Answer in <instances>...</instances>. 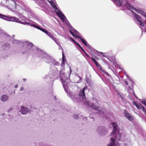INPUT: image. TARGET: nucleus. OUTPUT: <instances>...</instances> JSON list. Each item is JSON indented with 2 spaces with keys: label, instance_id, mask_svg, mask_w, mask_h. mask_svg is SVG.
I'll return each instance as SVG.
<instances>
[{
  "label": "nucleus",
  "instance_id": "1",
  "mask_svg": "<svg viewBox=\"0 0 146 146\" xmlns=\"http://www.w3.org/2000/svg\"><path fill=\"white\" fill-rule=\"evenodd\" d=\"M53 72L52 74L50 73L48 75L46 76V77H48L52 79L53 81L55 79H57L59 76L60 78L62 81L63 86L65 92L68 93V86L67 82L69 80V76L68 77H66L65 74L63 71H60V74H59V72L58 70L55 68L53 70Z\"/></svg>",
  "mask_w": 146,
  "mask_h": 146
},
{
  "label": "nucleus",
  "instance_id": "2",
  "mask_svg": "<svg viewBox=\"0 0 146 146\" xmlns=\"http://www.w3.org/2000/svg\"><path fill=\"white\" fill-rule=\"evenodd\" d=\"M111 125L113 127V130L111 133V142L108 146H119L118 141H122V135L119 132L118 125L117 123L112 122Z\"/></svg>",
  "mask_w": 146,
  "mask_h": 146
},
{
  "label": "nucleus",
  "instance_id": "3",
  "mask_svg": "<svg viewBox=\"0 0 146 146\" xmlns=\"http://www.w3.org/2000/svg\"><path fill=\"white\" fill-rule=\"evenodd\" d=\"M34 48L31 54L33 55L37 56L43 59L44 61L47 63H51L53 59L52 58L35 46L34 47Z\"/></svg>",
  "mask_w": 146,
  "mask_h": 146
},
{
  "label": "nucleus",
  "instance_id": "4",
  "mask_svg": "<svg viewBox=\"0 0 146 146\" xmlns=\"http://www.w3.org/2000/svg\"><path fill=\"white\" fill-rule=\"evenodd\" d=\"M12 43L14 44H23L21 50V52L23 54L27 53H31L34 49V47H35L32 43H29L27 41L23 42L22 41L16 39H14L13 40Z\"/></svg>",
  "mask_w": 146,
  "mask_h": 146
},
{
  "label": "nucleus",
  "instance_id": "5",
  "mask_svg": "<svg viewBox=\"0 0 146 146\" xmlns=\"http://www.w3.org/2000/svg\"><path fill=\"white\" fill-rule=\"evenodd\" d=\"M62 20L65 22V23L67 25L68 27L70 29L69 30V31L71 35L74 37L76 38H79L81 39L82 37L79 36L78 35L79 33L76 29H75L70 25L68 21L66 19V17H64L62 15Z\"/></svg>",
  "mask_w": 146,
  "mask_h": 146
},
{
  "label": "nucleus",
  "instance_id": "6",
  "mask_svg": "<svg viewBox=\"0 0 146 146\" xmlns=\"http://www.w3.org/2000/svg\"><path fill=\"white\" fill-rule=\"evenodd\" d=\"M84 104L88 107L92 108L97 111H98L97 112V113L99 115L98 116H101L103 118L106 117V113L104 112V111L102 110L101 108H99L98 106L95 105L93 103H91L88 101H85Z\"/></svg>",
  "mask_w": 146,
  "mask_h": 146
},
{
  "label": "nucleus",
  "instance_id": "7",
  "mask_svg": "<svg viewBox=\"0 0 146 146\" xmlns=\"http://www.w3.org/2000/svg\"><path fill=\"white\" fill-rule=\"evenodd\" d=\"M21 24L24 25H30L31 27H33L35 28H36L38 30L41 31L42 32L45 33L46 35H47L51 39H52L54 41H55V40H56V38L52 36V35L50 32L47 31H46L44 29L42 28L39 26H37L32 23L28 22L26 21L22 22V23H21Z\"/></svg>",
  "mask_w": 146,
  "mask_h": 146
},
{
  "label": "nucleus",
  "instance_id": "8",
  "mask_svg": "<svg viewBox=\"0 0 146 146\" xmlns=\"http://www.w3.org/2000/svg\"><path fill=\"white\" fill-rule=\"evenodd\" d=\"M0 18L4 20L10 21H13L21 24L22 23L21 20L18 18L15 17H12L10 16H6L0 13Z\"/></svg>",
  "mask_w": 146,
  "mask_h": 146
},
{
  "label": "nucleus",
  "instance_id": "9",
  "mask_svg": "<svg viewBox=\"0 0 146 146\" xmlns=\"http://www.w3.org/2000/svg\"><path fill=\"white\" fill-rule=\"evenodd\" d=\"M96 52L98 53L102 54L103 57L107 58L109 60L112 62L113 64H115V57L112 55L110 52H109L105 53L97 51H96Z\"/></svg>",
  "mask_w": 146,
  "mask_h": 146
},
{
  "label": "nucleus",
  "instance_id": "10",
  "mask_svg": "<svg viewBox=\"0 0 146 146\" xmlns=\"http://www.w3.org/2000/svg\"><path fill=\"white\" fill-rule=\"evenodd\" d=\"M47 1L53 7V8L55 10V13L61 20L62 18V15L64 17H65L61 11L58 9L57 7L55 5L54 3L53 2L52 0H46V2Z\"/></svg>",
  "mask_w": 146,
  "mask_h": 146
},
{
  "label": "nucleus",
  "instance_id": "11",
  "mask_svg": "<svg viewBox=\"0 0 146 146\" xmlns=\"http://www.w3.org/2000/svg\"><path fill=\"white\" fill-rule=\"evenodd\" d=\"M17 9L19 11L25 10H27V7L26 4L23 2L19 1L17 2Z\"/></svg>",
  "mask_w": 146,
  "mask_h": 146
},
{
  "label": "nucleus",
  "instance_id": "12",
  "mask_svg": "<svg viewBox=\"0 0 146 146\" xmlns=\"http://www.w3.org/2000/svg\"><path fill=\"white\" fill-rule=\"evenodd\" d=\"M96 131L100 135H105L107 133L105 127L103 126L98 127Z\"/></svg>",
  "mask_w": 146,
  "mask_h": 146
},
{
  "label": "nucleus",
  "instance_id": "13",
  "mask_svg": "<svg viewBox=\"0 0 146 146\" xmlns=\"http://www.w3.org/2000/svg\"><path fill=\"white\" fill-rule=\"evenodd\" d=\"M131 8H132L134 11L136 13L141 14L143 16L144 18L146 19V13L144 11L140 9H136L134 7H130L129 9H131Z\"/></svg>",
  "mask_w": 146,
  "mask_h": 146
},
{
  "label": "nucleus",
  "instance_id": "14",
  "mask_svg": "<svg viewBox=\"0 0 146 146\" xmlns=\"http://www.w3.org/2000/svg\"><path fill=\"white\" fill-rule=\"evenodd\" d=\"M87 88V87L85 86L82 89L80 90L79 93V97L82 98L83 100H84L86 98L84 91Z\"/></svg>",
  "mask_w": 146,
  "mask_h": 146
},
{
  "label": "nucleus",
  "instance_id": "15",
  "mask_svg": "<svg viewBox=\"0 0 146 146\" xmlns=\"http://www.w3.org/2000/svg\"><path fill=\"white\" fill-rule=\"evenodd\" d=\"M17 4L16 2L14 0H11L10 2V4L7 6V7L13 9L17 8Z\"/></svg>",
  "mask_w": 146,
  "mask_h": 146
},
{
  "label": "nucleus",
  "instance_id": "16",
  "mask_svg": "<svg viewBox=\"0 0 146 146\" xmlns=\"http://www.w3.org/2000/svg\"><path fill=\"white\" fill-rule=\"evenodd\" d=\"M69 96L74 102H77L78 100V98H77V95L73 94L72 92H70L69 93Z\"/></svg>",
  "mask_w": 146,
  "mask_h": 146
},
{
  "label": "nucleus",
  "instance_id": "17",
  "mask_svg": "<svg viewBox=\"0 0 146 146\" xmlns=\"http://www.w3.org/2000/svg\"><path fill=\"white\" fill-rule=\"evenodd\" d=\"M124 113L125 117L129 120L131 121L133 119V117L130 114V113H128L126 110H124Z\"/></svg>",
  "mask_w": 146,
  "mask_h": 146
},
{
  "label": "nucleus",
  "instance_id": "18",
  "mask_svg": "<svg viewBox=\"0 0 146 146\" xmlns=\"http://www.w3.org/2000/svg\"><path fill=\"white\" fill-rule=\"evenodd\" d=\"M29 111V109L27 107L21 106V111L22 114L25 115Z\"/></svg>",
  "mask_w": 146,
  "mask_h": 146
},
{
  "label": "nucleus",
  "instance_id": "19",
  "mask_svg": "<svg viewBox=\"0 0 146 146\" xmlns=\"http://www.w3.org/2000/svg\"><path fill=\"white\" fill-rule=\"evenodd\" d=\"M80 40L83 44H84L86 46H87L90 50H93V48L89 44L87 43L86 41L82 37V38H81Z\"/></svg>",
  "mask_w": 146,
  "mask_h": 146
},
{
  "label": "nucleus",
  "instance_id": "20",
  "mask_svg": "<svg viewBox=\"0 0 146 146\" xmlns=\"http://www.w3.org/2000/svg\"><path fill=\"white\" fill-rule=\"evenodd\" d=\"M73 117L74 118L76 119H78V118L79 117V116H78V115L75 114H74ZM80 118L82 119V118L83 119V120H86L87 119V117H83V116L82 115L80 116Z\"/></svg>",
  "mask_w": 146,
  "mask_h": 146
},
{
  "label": "nucleus",
  "instance_id": "21",
  "mask_svg": "<svg viewBox=\"0 0 146 146\" xmlns=\"http://www.w3.org/2000/svg\"><path fill=\"white\" fill-rule=\"evenodd\" d=\"M8 99V96L7 95H3L1 97V100L3 102L7 101Z\"/></svg>",
  "mask_w": 146,
  "mask_h": 146
},
{
  "label": "nucleus",
  "instance_id": "22",
  "mask_svg": "<svg viewBox=\"0 0 146 146\" xmlns=\"http://www.w3.org/2000/svg\"><path fill=\"white\" fill-rule=\"evenodd\" d=\"M50 64H53L54 65L56 66H58L59 65V63L58 62L56 61L54 59Z\"/></svg>",
  "mask_w": 146,
  "mask_h": 146
},
{
  "label": "nucleus",
  "instance_id": "23",
  "mask_svg": "<svg viewBox=\"0 0 146 146\" xmlns=\"http://www.w3.org/2000/svg\"><path fill=\"white\" fill-rule=\"evenodd\" d=\"M95 64L98 67H100V69L102 71L104 72H105L101 68V67L100 66V64H99L97 62L95 63Z\"/></svg>",
  "mask_w": 146,
  "mask_h": 146
},
{
  "label": "nucleus",
  "instance_id": "24",
  "mask_svg": "<svg viewBox=\"0 0 146 146\" xmlns=\"http://www.w3.org/2000/svg\"><path fill=\"white\" fill-rule=\"evenodd\" d=\"M114 65V64H113ZM115 66H117V68L118 69H120V70H121L122 71H123V68H121L119 65H118L117 64H116V63H115V64H114Z\"/></svg>",
  "mask_w": 146,
  "mask_h": 146
},
{
  "label": "nucleus",
  "instance_id": "25",
  "mask_svg": "<svg viewBox=\"0 0 146 146\" xmlns=\"http://www.w3.org/2000/svg\"><path fill=\"white\" fill-rule=\"evenodd\" d=\"M75 75L77 76L80 79L76 83H80L82 81L80 77L76 73Z\"/></svg>",
  "mask_w": 146,
  "mask_h": 146
},
{
  "label": "nucleus",
  "instance_id": "26",
  "mask_svg": "<svg viewBox=\"0 0 146 146\" xmlns=\"http://www.w3.org/2000/svg\"><path fill=\"white\" fill-rule=\"evenodd\" d=\"M36 1H38V3L41 4L42 3H46V0H36Z\"/></svg>",
  "mask_w": 146,
  "mask_h": 146
},
{
  "label": "nucleus",
  "instance_id": "27",
  "mask_svg": "<svg viewBox=\"0 0 146 146\" xmlns=\"http://www.w3.org/2000/svg\"><path fill=\"white\" fill-rule=\"evenodd\" d=\"M136 107L138 109H140L142 108V106L140 104H138Z\"/></svg>",
  "mask_w": 146,
  "mask_h": 146
},
{
  "label": "nucleus",
  "instance_id": "28",
  "mask_svg": "<svg viewBox=\"0 0 146 146\" xmlns=\"http://www.w3.org/2000/svg\"><path fill=\"white\" fill-rule=\"evenodd\" d=\"M66 63V60H64V61H62V63L61 64V66L62 67H64V66L65 64Z\"/></svg>",
  "mask_w": 146,
  "mask_h": 146
},
{
  "label": "nucleus",
  "instance_id": "29",
  "mask_svg": "<svg viewBox=\"0 0 146 146\" xmlns=\"http://www.w3.org/2000/svg\"><path fill=\"white\" fill-rule=\"evenodd\" d=\"M76 45L80 48V49L83 52H85V51L84 50L82 47L78 43Z\"/></svg>",
  "mask_w": 146,
  "mask_h": 146
},
{
  "label": "nucleus",
  "instance_id": "30",
  "mask_svg": "<svg viewBox=\"0 0 146 146\" xmlns=\"http://www.w3.org/2000/svg\"><path fill=\"white\" fill-rule=\"evenodd\" d=\"M76 45L80 48V49L83 52H85V51L84 50L82 47L78 43Z\"/></svg>",
  "mask_w": 146,
  "mask_h": 146
},
{
  "label": "nucleus",
  "instance_id": "31",
  "mask_svg": "<svg viewBox=\"0 0 146 146\" xmlns=\"http://www.w3.org/2000/svg\"><path fill=\"white\" fill-rule=\"evenodd\" d=\"M62 61H63L64 60H66L65 56H64V55L63 52L62 53Z\"/></svg>",
  "mask_w": 146,
  "mask_h": 146
},
{
  "label": "nucleus",
  "instance_id": "32",
  "mask_svg": "<svg viewBox=\"0 0 146 146\" xmlns=\"http://www.w3.org/2000/svg\"><path fill=\"white\" fill-rule=\"evenodd\" d=\"M127 78H128V80L130 81L131 82L132 84H133V83L134 82H133V80H132V79L129 76Z\"/></svg>",
  "mask_w": 146,
  "mask_h": 146
},
{
  "label": "nucleus",
  "instance_id": "33",
  "mask_svg": "<svg viewBox=\"0 0 146 146\" xmlns=\"http://www.w3.org/2000/svg\"><path fill=\"white\" fill-rule=\"evenodd\" d=\"M142 103L145 106H146V100H145L144 101H143L142 102Z\"/></svg>",
  "mask_w": 146,
  "mask_h": 146
},
{
  "label": "nucleus",
  "instance_id": "34",
  "mask_svg": "<svg viewBox=\"0 0 146 146\" xmlns=\"http://www.w3.org/2000/svg\"><path fill=\"white\" fill-rule=\"evenodd\" d=\"M70 39L72 41L74 42V43L77 44L78 43L74 40L72 37H70Z\"/></svg>",
  "mask_w": 146,
  "mask_h": 146
},
{
  "label": "nucleus",
  "instance_id": "35",
  "mask_svg": "<svg viewBox=\"0 0 146 146\" xmlns=\"http://www.w3.org/2000/svg\"><path fill=\"white\" fill-rule=\"evenodd\" d=\"M141 109H142V111H143L145 113L146 109L145 108V107L144 106H142Z\"/></svg>",
  "mask_w": 146,
  "mask_h": 146
},
{
  "label": "nucleus",
  "instance_id": "36",
  "mask_svg": "<svg viewBox=\"0 0 146 146\" xmlns=\"http://www.w3.org/2000/svg\"><path fill=\"white\" fill-rule=\"evenodd\" d=\"M141 109H142V111H143L145 113L146 109L145 108V107L144 106H142Z\"/></svg>",
  "mask_w": 146,
  "mask_h": 146
},
{
  "label": "nucleus",
  "instance_id": "37",
  "mask_svg": "<svg viewBox=\"0 0 146 146\" xmlns=\"http://www.w3.org/2000/svg\"><path fill=\"white\" fill-rule=\"evenodd\" d=\"M91 59L95 63L97 62L96 60L95 59H94L92 57L91 58Z\"/></svg>",
  "mask_w": 146,
  "mask_h": 146
},
{
  "label": "nucleus",
  "instance_id": "38",
  "mask_svg": "<svg viewBox=\"0 0 146 146\" xmlns=\"http://www.w3.org/2000/svg\"><path fill=\"white\" fill-rule=\"evenodd\" d=\"M124 74H125V75L126 76L127 78H128V77H129V76H128V74L125 71H124Z\"/></svg>",
  "mask_w": 146,
  "mask_h": 146
},
{
  "label": "nucleus",
  "instance_id": "39",
  "mask_svg": "<svg viewBox=\"0 0 146 146\" xmlns=\"http://www.w3.org/2000/svg\"><path fill=\"white\" fill-rule=\"evenodd\" d=\"M132 103H133V105H134V106H137V104H137L135 102H132Z\"/></svg>",
  "mask_w": 146,
  "mask_h": 146
},
{
  "label": "nucleus",
  "instance_id": "40",
  "mask_svg": "<svg viewBox=\"0 0 146 146\" xmlns=\"http://www.w3.org/2000/svg\"><path fill=\"white\" fill-rule=\"evenodd\" d=\"M128 88L130 90H131L132 91H133V89L131 87H130L129 86H128Z\"/></svg>",
  "mask_w": 146,
  "mask_h": 146
},
{
  "label": "nucleus",
  "instance_id": "41",
  "mask_svg": "<svg viewBox=\"0 0 146 146\" xmlns=\"http://www.w3.org/2000/svg\"><path fill=\"white\" fill-rule=\"evenodd\" d=\"M56 43L58 46H59L60 45L59 43V42H58L56 40H55V41H54Z\"/></svg>",
  "mask_w": 146,
  "mask_h": 146
},
{
  "label": "nucleus",
  "instance_id": "42",
  "mask_svg": "<svg viewBox=\"0 0 146 146\" xmlns=\"http://www.w3.org/2000/svg\"><path fill=\"white\" fill-rule=\"evenodd\" d=\"M84 52L85 54L86 55V56H87L88 57H89V56L85 52H85Z\"/></svg>",
  "mask_w": 146,
  "mask_h": 146
},
{
  "label": "nucleus",
  "instance_id": "43",
  "mask_svg": "<svg viewBox=\"0 0 146 146\" xmlns=\"http://www.w3.org/2000/svg\"><path fill=\"white\" fill-rule=\"evenodd\" d=\"M59 46V50H63L62 47L60 45Z\"/></svg>",
  "mask_w": 146,
  "mask_h": 146
},
{
  "label": "nucleus",
  "instance_id": "44",
  "mask_svg": "<svg viewBox=\"0 0 146 146\" xmlns=\"http://www.w3.org/2000/svg\"><path fill=\"white\" fill-rule=\"evenodd\" d=\"M108 68L109 69H111L112 72H114L113 70L112 69H111V67L110 66H108Z\"/></svg>",
  "mask_w": 146,
  "mask_h": 146
},
{
  "label": "nucleus",
  "instance_id": "45",
  "mask_svg": "<svg viewBox=\"0 0 146 146\" xmlns=\"http://www.w3.org/2000/svg\"><path fill=\"white\" fill-rule=\"evenodd\" d=\"M125 83L126 85H128V84L127 82L126 81H125Z\"/></svg>",
  "mask_w": 146,
  "mask_h": 146
},
{
  "label": "nucleus",
  "instance_id": "46",
  "mask_svg": "<svg viewBox=\"0 0 146 146\" xmlns=\"http://www.w3.org/2000/svg\"><path fill=\"white\" fill-rule=\"evenodd\" d=\"M23 89H24V88L23 87H21L20 89V91L23 90Z\"/></svg>",
  "mask_w": 146,
  "mask_h": 146
},
{
  "label": "nucleus",
  "instance_id": "47",
  "mask_svg": "<svg viewBox=\"0 0 146 146\" xmlns=\"http://www.w3.org/2000/svg\"><path fill=\"white\" fill-rule=\"evenodd\" d=\"M70 73H71L72 72V70H71L70 67Z\"/></svg>",
  "mask_w": 146,
  "mask_h": 146
},
{
  "label": "nucleus",
  "instance_id": "48",
  "mask_svg": "<svg viewBox=\"0 0 146 146\" xmlns=\"http://www.w3.org/2000/svg\"><path fill=\"white\" fill-rule=\"evenodd\" d=\"M9 46V44H6V45H5V46Z\"/></svg>",
  "mask_w": 146,
  "mask_h": 146
},
{
  "label": "nucleus",
  "instance_id": "49",
  "mask_svg": "<svg viewBox=\"0 0 146 146\" xmlns=\"http://www.w3.org/2000/svg\"><path fill=\"white\" fill-rule=\"evenodd\" d=\"M132 92H133V94L134 95V96H135V94L134 92L133 91H133H132Z\"/></svg>",
  "mask_w": 146,
  "mask_h": 146
},
{
  "label": "nucleus",
  "instance_id": "50",
  "mask_svg": "<svg viewBox=\"0 0 146 146\" xmlns=\"http://www.w3.org/2000/svg\"><path fill=\"white\" fill-rule=\"evenodd\" d=\"M15 87L16 88L17 87H18V85H15Z\"/></svg>",
  "mask_w": 146,
  "mask_h": 146
},
{
  "label": "nucleus",
  "instance_id": "51",
  "mask_svg": "<svg viewBox=\"0 0 146 146\" xmlns=\"http://www.w3.org/2000/svg\"><path fill=\"white\" fill-rule=\"evenodd\" d=\"M26 80V78H24L23 79V80H24V81H25Z\"/></svg>",
  "mask_w": 146,
  "mask_h": 146
},
{
  "label": "nucleus",
  "instance_id": "52",
  "mask_svg": "<svg viewBox=\"0 0 146 146\" xmlns=\"http://www.w3.org/2000/svg\"><path fill=\"white\" fill-rule=\"evenodd\" d=\"M3 0L5 1V2H7L8 0Z\"/></svg>",
  "mask_w": 146,
  "mask_h": 146
},
{
  "label": "nucleus",
  "instance_id": "53",
  "mask_svg": "<svg viewBox=\"0 0 146 146\" xmlns=\"http://www.w3.org/2000/svg\"><path fill=\"white\" fill-rule=\"evenodd\" d=\"M135 97L136 98H137V96H136L135 95Z\"/></svg>",
  "mask_w": 146,
  "mask_h": 146
},
{
  "label": "nucleus",
  "instance_id": "54",
  "mask_svg": "<svg viewBox=\"0 0 146 146\" xmlns=\"http://www.w3.org/2000/svg\"><path fill=\"white\" fill-rule=\"evenodd\" d=\"M55 97H56V96H55L54 97V98H55V99L56 100V98Z\"/></svg>",
  "mask_w": 146,
  "mask_h": 146
},
{
  "label": "nucleus",
  "instance_id": "55",
  "mask_svg": "<svg viewBox=\"0 0 146 146\" xmlns=\"http://www.w3.org/2000/svg\"><path fill=\"white\" fill-rule=\"evenodd\" d=\"M55 97H56V96H55L54 97V98H55V99L56 100V98Z\"/></svg>",
  "mask_w": 146,
  "mask_h": 146
},
{
  "label": "nucleus",
  "instance_id": "56",
  "mask_svg": "<svg viewBox=\"0 0 146 146\" xmlns=\"http://www.w3.org/2000/svg\"><path fill=\"white\" fill-rule=\"evenodd\" d=\"M92 118L93 119V121H94V118H93V117H92Z\"/></svg>",
  "mask_w": 146,
  "mask_h": 146
},
{
  "label": "nucleus",
  "instance_id": "57",
  "mask_svg": "<svg viewBox=\"0 0 146 146\" xmlns=\"http://www.w3.org/2000/svg\"><path fill=\"white\" fill-rule=\"evenodd\" d=\"M96 102L97 103H98V102L97 101H96Z\"/></svg>",
  "mask_w": 146,
  "mask_h": 146
},
{
  "label": "nucleus",
  "instance_id": "58",
  "mask_svg": "<svg viewBox=\"0 0 146 146\" xmlns=\"http://www.w3.org/2000/svg\"><path fill=\"white\" fill-rule=\"evenodd\" d=\"M125 12L126 13H127V12H126V11H125Z\"/></svg>",
  "mask_w": 146,
  "mask_h": 146
}]
</instances>
